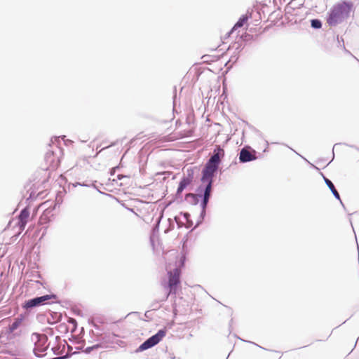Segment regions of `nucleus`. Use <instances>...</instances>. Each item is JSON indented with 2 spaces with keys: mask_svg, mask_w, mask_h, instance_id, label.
Here are the masks:
<instances>
[{
  "mask_svg": "<svg viewBox=\"0 0 359 359\" xmlns=\"http://www.w3.org/2000/svg\"><path fill=\"white\" fill-rule=\"evenodd\" d=\"M295 153H296L297 155H299L300 157H302L304 160H305L306 161H308V160H307L306 158H304V156H302V155H300L299 154H298L297 151H295Z\"/></svg>",
  "mask_w": 359,
  "mask_h": 359,
  "instance_id": "603ef678",
  "label": "nucleus"
},
{
  "mask_svg": "<svg viewBox=\"0 0 359 359\" xmlns=\"http://www.w3.org/2000/svg\"><path fill=\"white\" fill-rule=\"evenodd\" d=\"M65 141V144H67V142H69V140H64Z\"/></svg>",
  "mask_w": 359,
  "mask_h": 359,
  "instance_id": "e2e57ef3",
  "label": "nucleus"
},
{
  "mask_svg": "<svg viewBox=\"0 0 359 359\" xmlns=\"http://www.w3.org/2000/svg\"><path fill=\"white\" fill-rule=\"evenodd\" d=\"M168 278L161 280V285L166 290V293L161 302H165L170 295H176L178 290L181 289V271L174 268L167 273Z\"/></svg>",
  "mask_w": 359,
  "mask_h": 359,
  "instance_id": "39448f33",
  "label": "nucleus"
},
{
  "mask_svg": "<svg viewBox=\"0 0 359 359\" xmlns=\"http://www.w3.org/2000/svg\"><path fill=\"white\" fill-rule=\"evenodd\" d=\"M245 46L246 45L241 39H238L237 41H236L232 46L229 47V48L231 47L236 52L240 53V52L244 49Z\"/></svg>",
  "mask_w": 359,
  "mask_h": 359,
  "instance_id": "f3484780",
  "label": "nucleus"
},
{
  "mask_svg": "<svg viewBox=\"0 0 359 359\" xmlns=\"http://www.w3.org/2000/svg\"><path fill=\"white\" fill-rule=\"evenodd\" d=\"M50 313L51 318H50L49 317L47 318L48 324L54 325L61 320V319H62L61 313L53 312V311H50Z\"/></svg>",
  "mask_w": 359,
  "mask_h": 359,
  "instance_id": "dca6fc26",
  "label": "nucleus"
},
{
  "mask_svg": "<svg viewBox=\"0 0 359 359\" xmlns=\"http://www.w3.org/2000/svg\"><path fill=\"white\" fill-rule=\"evenodd\" d=\"M57 298V296L54 293L36 296L25 300L22 304V307L23 309L30 311L35 308L50 304V300L56 299Z\"/></svg>",
  "mask_w": 359,
  "mask_h": 359,
  "instance_id": "423d86ee",
  "label": "nucleus"
},
{
  "mask_svg": "<svg viewBox=\"0 0 359 359\" xmlns=\"http://www.w3.org/2000/svg\"><path fill=\"white\" fill-rule=\"evenodd\" d=\"M174 220H175V222L177 224L178 229H180L182 227L183 222H181L180 216H178V215L175 216Z\"/></svg>",
  "mask_w": 359,
  "mask_h": 359,
  "instance_id": "c756f323",
  "label": "nucleus"
},
{
  "mask_svg": "<svg viewBox=\"0 0 359 359\" xmlns=\"http://www.w3.org/2000/svg\"><path fill=\"white\" fill-rule=\"evenodd\" d=\"M257 152L249 146L243 147L238 154V159L241 163L253 161L257 158Z\"/></svg>",
  "mask_w": 359,
  "mask_h": 359,
  "instance_id": "1a4fd4ad",
  "label": "nucleus"
},
{
  "mask_svg": "<svg viewBox=\"0 0 359 359\" xmlns=\"http://www.w3.org/2000/svg\"><path fill=\"white\" fill-rule=\"evenodd\" d=\"M163 211L162 210L160 212L159 216L156 219L155 223L154 224V225L152 226L153 231H158L160 223H161V221L163 219Z\"/></svg>",
  "mask_w": 359,
  "mask_h": 359,
  "instance_id": "b1692460",
  "label": "nucleus"
},
{
  "mask_svg": "<svg viewBox=\"0 0 359 359\" xmlns=\"http://www.w3.org/2000/svg\"><path fill=\"white\" fill-rule=\"evenodd\" d=\"M355 6L352 1L342 0L334 4L327 13V23L330 27L336 26L348 19L351 12H354Z\"/></svg>",
  "mask_w": 359,
  "mask_h": 359,
  "instance_id": "f257e3e1",
  "label": "nucleus"
},
{
  "mask_svg": "<svg viewBox=\"0 0 359 359\" xmlns=\"http://www.w3.org/2000/svg\"><path fill=\"white\" fill-rule=\"evenodd\" d=\"M92 325L97 330H99V331H103L104 330V329L101 326H100V325H97L95 323H93Z\"/></svg>",
  "mask_w": 359,
  "mask_h": 359,
  "instance_id": "a19ab883",
  "label": "nucleus"
},
{
  "mask_svg": "<svg viewBox=\"0 0 359 359\" xmlns=\"http://www.w3.org/2000/svg\"><path fill=\"white\" fill-rule=\"evenodd\" d=\"M30 215V207L29 205H27L25 208H23L18 215L19 222L24 226L27 223L28 219Z\"/></svg>",
  "mask_w": 359,
  "mask_h": 359,
  "instance_id": "9b49d317",
  "label": "nucleus"
},
{
  "mask_svg": "<svg viewBox=\"0 0 359 359\" xmlns=\"http://www.w3.org/2000/svg\"><path fill=\"white\" fill-rule=\"evenodd\" d=\"M111 341H110V336L109 335H107L105 334L102 338V341L103 344L104 342H109Z\"/></svg>",
  "mask_w": 359,
  "mask_h": 359,
  "instance_id": "e433bc0d",
  "label": "nucleus"
},
{
  "mask_svg": "<svg viewBox=\"0 0 359 359\" xmlns=\"http://www.w3.org/2000/svg\"><path fill=\"white\" fill-rule=\"evenodd\" d=\"M320 174L323 177L325 183L326 184V185L327 186V187L329 188V189L333 194L334 197L337 200L341 201L340 195H339L338 191L336 189L333 182L330 180H329L327 177H326L323 172H320Z\"/></svg>",
  "mask_w": 359,
  "mask_h": 359,
  "instance_id": "f8f14e48",
  "label": "nucleus"
},
{
  "mask_svg": "<svg viewBox=\"0 0 359 359\" xmlns=\"http://www.w3.org/2000/svg\"><path fill=\"white\" fill-rule=\"evenodd\" d=\"M123 344H124L123 341H119V342L118 343L119 346H121Z\"/></svg>",
  "mask_w": 359,
  "mask_h": 359,
  "instance_id": "13d9d810",
  "label": "nucleus"
},
{
  "mask_svg": "<svg viewBox=\"0 0 359 359\" xmlns=\"http://www.w3.org/2000/svg\"><path fill=\"white\" fill-rule=\"evenodd\" d=\"M339 201L340 202V203H341V206L343 207L344 210H346V208L344 203L342 202V201L341 200V201Z\"/></svg>",
  "mask_w": 359,
  "mask_h": 359,
  "instance_id": "8fccbe9b",
  "label": "nucleus"
},
{
  "mask_svg": "<svg viewBox=\"0 0 359 359\" xmlns=\"http://www.w3.org/2000/svg\"><path fill=\"white\" fill-rule=\"evenodd\" d=\"M60 137H53L50 140L51 144H49L50 149H48L44 156L46 164L45 170H55L60 165L61 158L63 156V149L60 146Z\"/></svg>",
  "mask_w": 359,
  "mask_h": 359,
  "instance_id": "20e7f679",
  "label": "nucleus"
},
{
  "mask_svg": "<svg viewBox=\"0 0 359 359\" xmlns=\"http://www.w3.org/2000/svg\"><path fill=\"white\" fill-rule=\"evenodd\" d=\"M20 325L21 324L17 321L16 319H14L13 321L9 324L8 327H5V330L2 332V334L6 335L15 333V331H16L20 327Z\"/></svg>",
  "mask_w": 359,
  "mask_h": 359,
  "instance_id": "4468645a",
  "label": "nucleus"
},
{
  "mask_svg": "<svg viewBox=\"0 0 359 359\" xmlns=\"http://www.w3.org/2000/svg\"><path fill=\"white\" fill-rule=\"evenodd\" d=\"M36 198V196L35 195V193L34 191H32L29 195V197L26 199V203H27V205H30V203L34 201L35 199Z\"/></svg>",
  "mask_w": 359,
  "mask_h": 359,
  "instance_id": "c85d7f7f",
  "label": "nucleus"
},
{
  "mask_svg": "<svg viewBox=\"0 0 359 359\" xmlns=\"http://www.w3.org/2000/svg\"><path fill=\"white\" fill-rule=\"evenodd\" d=\"M96 182H96V181H95V182H94L93 183H92L91 184H86V182H81H81H77V183H76V184H73V186H74V187H76L77 185H79V186H81V187H89L92 186V187H94V188H95V189H96L99 193H100V194H102L107 195V194H105V193H104V192H102L101 191H100V190L98 189V188L95 186V183H96ZM108 195H109V196H110V194H108Z\"/></svg>",
  "mask_w": 359,
  "mask_h": 359,
  "instance_id": "5701e85b",
  "label": "nucleus"
},
{
  "mask_svg": "<svg viewBox=\"0 0 359 359\" xmlns=\"http://www.w3.org/2000/svg\"><path fill=\"white\" fill-rule=\"evenodd\" d=\"M349 221H350V223H351V226H353L351 219H349Z\"/></svg>",
  "mask_w": 359,
  "mask_h": 359,
  "instance_id": "0e129e2a",
  "label": "nucleus"
},
{
  "mask_svg": "<svg viewBox=\"0 0 359 359\" xmlns=\"http://www.w3.org/2000/svg\"><path fill=\"white\" fill-rule=\"evenodd\" d=\"M59 329H60L61 330H63L65 332H67L68 328H67V325L65 324V323H61L59 325Z\"/></svg>",
  "mask_w": 359,
  "mask_h": 359,
  "instance_id": "c9c22d12",
  "label": "nucleus"
},
{
  "mask_svg": "<svg viewBox=\"0 0 359 359\" xmlns=\"http://www.w3.org/2000/svg\"><path fill=\"white\" fill-rule=\"evenodd\" d=\"M56 200H57V204H58V205L61 204V203H62V200H60V201H58L57 199H56Z\"/></svg>",
  "mask_w": 359,
  "mask_h": 359,
  "instance_id": "bf43d9fd",
  "label": "nucleus"
},
{
  "mask_svg": "<svg viewBox=\"0 0 359 359\" xmlns=\"http://www.w3.org/2000/svg\"><path fill=\"white\" fill-rule=\"evenodd\" d=\"M174 95H173V104L174 105L175 104V100H176V97H177V93H176V87H175V90H174Z\"/></svg>",
  "mask_w": 359,
  "mask_h": 359,
  "instance_id": "09e8293b",
  "label": "nucleus"
},
{
  "mask_svg": "<svg viewBox=\"0 0 359 359\" xmlns=\"http://www.w3.org/2000/svg\"><path fill=\"white\" fill-rule=\"evenodd\" d=\"M267 151V147L264 149V152H266Z\"/></svg>",
  "mask_w": 359,
  "mask_h": 359,
  "instance_id": "338daca9",
  "label": "nucleus"
},
{
  "mask_svg": "<svg viewBox=\"0 0 359 359\" xmlns=\"http://www.w3.org/2000/svg\"><path fill=\"white\" fill-rule=\"evenodd\" d=\"M188 234L186 235V236L183 238L184 243H185V240H187Z\"/></svg>",
  "mask_w": 359,
  "mask_h": 359,
  "instance_id": "6e6d98bb",
  "label": "nucleus"
},
{
  "mask_svg": "<svg viewBox=\"0 0 359 359\" xmlns=\"http://www.w3.org/2000/svg\"><path fill=\"white\" fill-rule=\"evenodd\" d=\"M104 344L102 342H100V343H97L96 344H94L91 346H88L86 348H85L83 349V352L86 353V354H90L92 351H95V350H97L99 348H104Z\"/></svg>",
  "mask_w": 359,
  "mask_h": 359,
  "instance_id": "6ab92c4d",
  "label": "nucleus"
},
{
  "mask_svg": "<svg viewBox=\"0 0 359 359\" xmlns=\"http://www.w3.org/2000/svg\"><path fill=\"white\" fill-rule=\"evenodd\" d=\"M130 313H128L127 316H126L124 318H120L114 322H113V323L114 324H116V323H118L120 322H121L123 319H125L128 315H130Z\"/></svg>",
  "mask_w": 359,
  "mask_h": 359,
  "instance_id": "de8ad7c7",
  "label": "nucleus"
},
{
  "mask_svg": "<svg viewBox=\"0 0 359 359\" xmlns=\"http://www.w3.org/2000/svg\"><path fill=\"white\" fill-rule=\"evenodd\" d=\"M236 30H233V27L224 35V39H226L230 37V36L235 32Z\"/></svg>",
  "mask_w": 359,
  "mask_h": 359,
  "instance_id": "f704fd0d",
  "label": "nucleus"
},
{
  "mask_svg": "<svg viewBox=\"0 0 359 359\" xmlns=\"http://www.w3.org/2000/svg\"><path fill=\"white\" fill-rule=\"evenodd\" d=\"M213 184L211 182H201L194 193H187L184 195V201L187 203L196 206L208 205L212 196Z\"/></svg>",
  "mask_w": 359,
  "mask_h": 359,
  "instance_id": "f03ea898",
  "label": "nucleus"
},
{
  "mask_svg": "<svg viewBox=\"0 0 359 359\" xmlns=\"http://www.w3.org/2000/svg\"><path fill=\"white\" fill-rule=\"evenodd\" d=\"M67 352L69 353H73L74 352L71 353V351L73 350V347L71 345L67 344Z\"/></svg>",
  "mask_w": 359,
  "mask_h": 359,
  "instance_id": "49530a36",
  "label": "nucleus"
},
{
  "mask_svg": "<svg viewBox=\"0 0 359 359\" xmlns=\"http://www.w3.org/2000/svg\"><path fill=\"white\" fill-rule=\"evenodd\" d=\"M236 337H237L238 339H241V340L243 341V339H241L240 337H237V336H236ZM244 341L248 342V343H250V344H255V345H256V346H259V348H263V349L266 350V348H263V347H262V346H260L257 345V344H255V342H252V341H245V340H244Z\"/></svg>",
  "mask_w": 359,
  "mask_h": 359,
  "instance_id": "79ce46f5",
  "label": "nucleus"
},
{
  "mask_svg": "<svg viewBox=\"0 0 359 359\" xmlns=\"http://www.w3.org/2000/svg\"><path fill=\"white\" fill-rule=\"evenodd\" d=\"M238 59H239V53L236 52V51H234L233 55L231 56L229 60L226 63V65H227V64L229 63V62H231L232 65H233L236 62H237Z\"/></svg>",
  "mask_w": 359,
  "mask_h": 359,
  "instance_id": "bb28decb",
  "label": "nucleus"
},
{
  "mask_svg": "<svg viewBox=\"0 0 359 359\" xmlns=\"http://www.w3.org/2000/svg\"><path fill=\"white\" fill-rule=\"evenodd\" d=\"M224 151L223 149L217 148L214 149L213 154L207 160L202 169L200 178L201 182H211L214 184V177L222 164L220 155H224Z\"/></svg>",
  "mask_w": 359,
  "mask_h": 359,
  "instance_id": "7ed1b4c3",
  "label": "nucleus"
},
{
  "mask_svg": "<svg viewBox=\"0 0 359 359\" xmlns=\"http://www.w3.org/2000/svg\"><path fill=\"white\" fill-rule=\"evenodd\" d=\"M55 206L46 208L41 214L39 224L41 226L40 231H42L41 238H42L46 233L48 224L51 222V217L53 216V211L55 210Z\"/></svg>",
  "mask_w": 359,
  "mask_h": 359,
  "instance_id": "6e6552de",
  "label": "nucleus"
},
{
  "mask_svg": "<svg viewBox=\"0 0 359 359\" xmlns=\"http://www.w3.org/2000/svg\"><path fill=\"white\" fill-rule=\"evenodd\" d=\"M341 144V143H336L334 146H333V148H332V160L327 163V165H329L334 159V148L337 146V145H339Z\"/></svg>",
  "mask_w": 359,
  "mask_h": 359,
  "instance_id": "58836bf2",
  "label": "nucleus"
},
{
  "mask_svg": "<svg viewBox=\"0 0 359 359\" xmlns=\"http://www.w3.org/2000/svg\"><path fill=\"white\" fill-rule=\"evenodd\" d=\"M22 334V330L20 329L19 330L15 331V333H12L10 334H6V339L8 340H13L15 337L20 336Z\"/></svg>",
  "mask_w": 359,
  "mask_h": 359,
  "instance_id": "a878e982",
  "label": "nucleus"
},
{
  "mask_svg": "<svg viewBox=\"0 0 359 359\" xmlns=\"http://www.w3.org/2000/svg\"><path fill=\"white\" fill-rule=\"evenodd\" d=\"M311 166H312L313 168H315V169H316V170H319V168H318L317 166L314 165L313 164H311Z\"/></svg>",
  "mask_w": 359,
  "mask_h": 359,
  "instance_id": "5fc2aeb1",
  "label": "nucleus"
},
{
  "mask_svg": "<svg viewBox=\"0 0 359 359\" xmlns=\"http://www.w3.org/2000/svg\"><path fill=\"white\" fill-rule=\"evenodd\" d=\"M118 165H119V169H120L121 168L123 167V164H122V158L121 159V161H120V163H119V164H118Z\"/></svg>",
  "mask_w": 359,
  "mask_h": 359,
  "instance_id": "864d4df0",
  "label": "nucleus"
},
{
  "mask_svg": "<svg viewBox=\"0 0 359 359\" xmlns=\"http://www.w3.org/2000/svg\"><path fill=\"white\" fill-rule=\"evenodd\" d=\"M76 353H79L80 351H83V346H78V347H76Z\"/></svg>",
  "mask_w": 359,
  "mask_h": 359,
  "instance_id": "37998d69",
  "label": "nucleus"
},
{
  "mask_svg": "<svg viewBox=\"0 0 359 359\" xmlns=\"http://www.w3.org/2000/svg\"><path fill=\"white\" fill-rule=\"evenodd\" d=\"M112 336H113V337H118V336H117L116 334H114V333H113V334H112Z\"/></svg>",
  "mask_w": 359,
  "mask_h": 359,
  "instance_id": "69168bd1",
  "label": "nucleus"
},
{
  "mask_svg": "<svg viewBox=\"0 0 359 359\" xmlns=\"http://www.w3.org/2000/svg\"><path fill=\"white\" fill-rule=\"evenodd\" d=\"M68 322H69V323H72V324L75 325L76 326V325H77L76 320V319H74V318H70V319L68 320Z\"/></svg>",
  "mask_w": 359,
  "mask_h": 359,
  "instance_id": "a18cd8bd",
  "label": "nucleus"
},
{
  "mask_svg": "<svg viewBox=\"0 0 359 359\" xmlns=\"http://www.w3.org/2000/svg\"><path fill=\"white\" fill-rule=\"evenodd\" d=\"M41 334L38 332H33L31 336V340L34 342V345L33 352L34 355L37 358H42L46 351L44 346L36 344V341L39 340Z\"/></svg>",
  "mask_w": 359,
  "mask_h": 359,
  "instance_id": "9d476101",
  "label": "nucleus"
},
{
  "mask_svg": "<svg viewBox=\"0 0 359 359\" xmlns=\"http://www.w3.org/2000/svg\"><path fill=\"white\" fill-rule=\"evenodd\" d=\"M180 215L183 217L185 221H188L191 218V214L189 212H180Z\"/></svg>",
  "mask_w": 359,
  "mask_h": 359,
  "instance_id": "7c9ffc66",
  "label": "nucleus"
},
{
  "mask_svg": "<svg viewBox=\"0 0 359 359\" xmlns=\"http://www.w3.org/2000/svg\"><path fill=\"white\" fill-rule=\"evenodd\" d=\"M184 190H180V188L177 187L175 194L173 196L172 202H177V203H181L184 201V197L183 198Z\"/></svg>",
  "mask_w": 359,
  "mask_h": 359,
  "instance_id": "a211bd4d",
  "label": "nucleus"
},
{
  "mask_svg": "<svg viewBox=\"0 0 359 359\" xmlns=\"http://www.w3.org/2000/svg\"><path fill=\"white\" fill-rule=\"evenodd\" d=\"M232 323H233V318H231L230 322H229V327L231 326Z\"/></svg>",
  "mask_w": 359,
  "mask_h": 359,
  "instance_id": "052dcab7",
  "label": "nucleus"
},
{
  "mask_svg": "<svg viewBox=\"0 0 359 359\" xmlns=\"http://www.w3.org/2000/svg\"><path fill=\"white\" fill-rule=\"evenodd\" d=\"M250 18L251 15L248 16L247 15L245 14L242 15L233 26V30H236L238 28L242 27Z\"/></svg>",
  "mask_w": 359,
  "mask_h": 359,
  "instance_id": "2eb2a0df",
  "label": "nucleus"
},
{
  "mask_svg": "<svg viewBox=\"0 0 359 359\" xmlns=\"http://www.w3.org/2000/svg\"><path fill=\"white\" fill-rule=\"evenodd\" d=\"M115 144H116V143H115V142H113V143H111V144L109 146V147H113V146H114ZM106 148H108V147H107Z\"/></svg>",
  "mask_w": 359,
  "mask_h": 359,
  "instance_id": "4d7b16f0",
  "label": "nucleus"
},
{
  "mask_svg": "<svg viewBox=\"0 0 359 359\" xmlns=\"http://www.w3.org/2000/svg\"><path fill=\"white\" fill-rule=\"evenodd\" d=\"M201 208L200 214L198 216V218L195 224V226L191 229V231L189 232L193 231L194 229L200 226L204 222L206 215H207V208L208 205H199Z\"/></svg>",
  "mask_w": 359,
  "mask_h": 359,
  "instance_id": "ddd939ff",
  "label": "nucleus"
},
{
  "mask_svg": "<svg viewBox=\"0 0 359 359\" xmlns=\"http://www.w3.org/2000/svg\"><path fill=\"white\" fill-rule=\"evenodd\" d=\"M36 283L42 285V283L40 281H37Z\"/></svg>",
  "mask_w": 359,
  "mask_h": 359,
  "instance_id": "774afa93",
  "label": "nucleus"
},
{
  "mask_svg": "<svg viewBox=\"0 0 359 359\" xmlns=\"http://www.w3.org/2000/svg\"><path fill=\"white\" fill-rule=\"evenodd\" d=\"M311 27L313 29H320L323 26V22L318 18H313L310 20Z\"/></svg>",
  "mask_w": 359,
  "mask_h": 359,
  "instance_id": "412c9836",
  "label": "nucleus"
},
{
  "mask_svg": "<svg viewBox=\"0 0 359 359\" xmlns=\"http://www.w3.org/2000/svg\"><path fill=\"white\" fill-rule=\"evenodd\" d=\"M161 300L162 299L160 300H156L152 303L151 307L153 308L154 310H156L160 308L161 306L159 305V304L162 302Z\"/></svg>",
  "mask_w": 359,
  "mask_h": 359,
  "instance_id": "2f4dec72",
  "label": "nucleus"
},
{
  "mask_svg": "<svg viewBox=\"0 0 359 359\" xmlns=\"http://www.w3.org/2000/svg\"><path fill=\"white\" fill-rule=\"evenodd\" d=\"M192 184L191 182L189 181L188 180L185 179V177H182L179 184H178V188L180 189V190H184L186 189L189 185Z\"/></svg>",
  "mask_w": 359,
  "mask_h": 359,
  "instance_id": "4be33fe9",
  "label": "nucleus"
},
{
  "mask_svg": "<svg viewBox=\"0 0 359 359\" xmlns=\"http://www.w3.org/2000/svg\"><path fill=\"white\" fill-rule=\"evenodd\" d=\"M15 319H16L17 321H18L21 324L25 320V315L20 314L17 318H15Z\"/></svg>",
  "mask_w": 359,
  "mask_h": 359,
  "instance_id": "72a5a7b5",
  "label": "nucleus"
},
{
  "mask_svg": "<svg viewBox=\"0 0 359 359\" xmlns=\"http://www.w3.org/2000/svg\"><path fill=\"white\" fill-rule=\"evenodd\" d=\"M238 39H241L245 45H247L254 40V36L245 32L241 34Z\"/></svg>",
  "mask_w": 359,
  "mask_h": 359,
  "instance_id": "aec40b11",
  "label": "nucleus"
},
{
  "mask_svg": "<svg viewBox=\"0 0 359 359\" xmlns=\"http://www.w3.org/2000/svg\"><path fill=\"white\" fill-rule=\"evenodd\" d=\"M177 309H176V308H174V309H173V314H174V316H177Z\"/></svg>",
  "mask_w": 359,
  "mask_h": 359,
  "instance_id": "3c124183",
  "label": "nucleus"
},
{
  "mask_svg": "<svg viewBox=\"0 0 359 359\" xmlns=\"http://www.w3.org/2000/svg\"><path fill=\"white\" fill-rule=\"evenodd\" d=\"M186 223H187V226L186 227L187 229L190 228L193 225V224H194V222H193V221L191 220V218L189 219H188V221H186Z\"/></svg>",
  "mask_w": 359,
  "mask_h": 359,
  "instance_id": "ea45409f",
  "label": "nucleus"
},
{
  "mask_svg": "<svg viewBox=\"0 0 359 359\" xmlns=\"http://www.w3.org/2000/svg\"><path fill=\"white\" fill-rule=\"evenodd\" d=\"M167 330L165 328L160 329L156 333L147 338L135 350V353H138L148 350L157 345L165 337Z\"/></svg>",
  "mask_w": 359,
  "mask_h": 359,
  "instance_id": "0eeeda50",
  "label": "nucleus"
},
{
  "mask_svg": "<svg viewBox=\"0 0 359 359\" xmlns=\"http://www.w3.org/2000/svg\"><path fill=\"white\" fill-rule=\"evenodd\" d=\"M125 177H129V176L121 175V174H118L117 175V179L119 180H122V179H123Z\"/></svg>",
  "mask_w": 359,
  "mask_h": 359,
  "instance_id": "c03bdc74",
  "label": "nucleus"
},
{
  "mask_svg": "<svg viewBox=\"0 0 359 359\" xmlns=\"http://www.w3.org/2000/svg\"><path fill=\"white\" fill-rule=\"evenodd\" d=\"M168 227L165 231V233H168L170 231H172L175 227V220H172V219L169 218L168 219Z\"/></svg>",
  "mask_w": 359,
  "mask_h": 359,
  "instance_id": "cd10ccee",
  "label": "nucleus"
},
{
  "mask_svg": "<svg viewBox=\"0 0 359 359\" xmlns=\"http://www.w3.org/2000/svg\"><path fill=\"white\" fill-rule=\"evenodd\" d=\"M337 41H338V43L339 44V46H341V43L342 42V46L344 49L345 48V46H344V39L342 37H339V36H337ZM346 51H347L346 50H345Z\"/></svg>",
  "mask_w": 359,
  "mask_h": 359,
  "instance_id": "4c0bfd02",
  "label": "nucleus"
},
{
  "mask_svg": "<svg viewBox=\"0 0 359 359\" xmlns=\"http://www.w3.org/2000/svg\"><path fill=\"white\" fill-rule=\"evenodd\" d=\"M183 177H185V179L188 180L189 181L193 182L194 178V172L192 168H189L187 170V175H184L182 176Z\"/></svg>",
  "mask_w": 359,
  "mask_h": 359,
  "instance_id": "393cba45",
  "label": "nucleus"
},
{
  "mask_svg": "<svg viewBox=\"0 0 359 359\" xmlns=\"http://www.w3.org/2000/svg\"><path fill=\"white\" fill-rule=\"evenodd\" d=\"M81 313V312L79 311V312H76V313H76V315H78V316H79V315H80V313Z\"/></svg>",
  "mask_w": 359,
  "mask_h": 359,
  "instance_id": "680f3d73",
  "label": "nucleus"
},
{
  "mask_svg": "<svg viewBox=\"0 0 359 359\" xmlns=\"http://www.w3.org/2000/svg\"><path fill=\"white\" fill-rule=\"evenodd\" d=\"M119 170V165H116L109 170V174L111 176H113L115 175L116 172Z\"/></svg>",
  "mask_w": 359,
  "mask_h": 359,
  "instance_id": "473e14b6",
  "label": "nucleus"
}]
</instances>
